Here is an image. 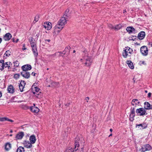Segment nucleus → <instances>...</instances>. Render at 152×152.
Returning <instances> with one entry per match:
<instances>
[{"mask_svg":"<svg viewBox=\"0 0 152 152\" xmlns=\"http://www.w3.org/2000/svg\"><path fill=\"white\" fill-rule=\"evenodd\" d=\"M135 116L134 114H131L130 115V120L131 121H132L134 120V118Z\"/></svg>","mask_w":152,"mask_h":152,"instance_id":"obj_31","label":"nucleus"},{"mask_svg":"<svg viewBox=\"0 0 152 152\" xmlns=\"http://www.w3.org/2000/svg\"><path fill=\"white\" fill-rule=\"evenodd\" d=\"M140 102L137 99H135L132 100L131 102V104L133 106L136 107L137 104L139 105L140 104Z\"/></svg>","mask_w":152,"mask_h":152,"instance_id":"obj_16","label":"nucleus"},{"mask_svg":"<svg viewBox=\"0 0 152 152\" xmlns=\"http://www.w3.org/2000/svg\"><path fill=\"white\" fill-rule=\"evenodd\" d=\"M7 121L12 122H13V121H14L13 120H12L11 119H9L7 118Z\"/></svg>","mask_w":152,"mask_h":152,"instance_id":"obj_45","label":"nucleus"},{"mask_svg":"<svg viewBox=\"0 0 152 152\" xmlns=\"http://www.w3.org/2000/svg\"><path fill=\"white\" fill-rule=\"evenodd\" d=\"M23 48H22V50H26V48H25V44H24L23 45Z\"/></svg>","mask_w":152,"mask_h":152,"instance_id":"obj_48","label":"nucleus"},{"mask_svg":"<svg viewBox=\"0 0 152 152\" xmlns=\"http://www.w3.org/2000/svg\"><path fill=\"white\" fill-rule=\"evenodd\" d=\"M110 132H112L113 131V129H112L111 128L110 129Z\"/></svg>","mask_w":152,"mask_h":152,"instance_id":"obj_56","label":"nucleus"},{"mask_svg":"<svg viewBox=\"0 0 152 152\" xmlns=\"http://www.w3.org/2000/svg\"><path fill=\"white\" fill-rule=\"evenodd\" d=\"M136 113L140 116H144L147 114L145 109L143 108H140L137 109Z\"/></svg>","mask_w":152,"mask_h":152,"instance_id":"obj_6","label":"nucleus"},{"mask_svg":"<svg viewBox=\"0 0 152 152\" xmlns=\"http://www.w3.org/2000/svg\"><path fill=\"white\" fill-rule=\"evenodd\" d=\"M75 50H74L73 51V53H75Z\"/></svg>","mask_w":152,"mask_h":152,"instance_id":"obj_62","label":"nucleus"},{"mask_svg":"<svg viewBox=\"0 0 152 152\" xmlns=\"http://www.w3.org/2000/svg\"><path fill=\"white\" fill-rule=\"evenodd\" d=\"M16 70V69L15 68H14L13 69L12 71L13 72H15Z\"/></svg>","mask_w":152,"mask_h":152,"instance_id":"obj_51","label":"nucleus"},{"mask_svg":"<svg viewBox=\"0 0 152 152\" xmlns=\"http://www.w3.org/2000/svg\"><path fill=\"white\" fill-rule=\"evenodd\" d=\"M32 143L29 141H25L24 142V146L27 148H31L32 147Z\"/></svg>","mask_w":152,"mask_h":152,"instance_id":"obj_19","label":"nucleus"},{"mask_svg":"<svg viewBox=\"0 0 152 152\" xmlns=\"http://www.w3.org/2000/svg\"><path fill=\"white\" fill-rule=\"evenodd\" d=\"M26 84V83L23 80H21L20 83L19 84V87L21 92H23V89Z\"/></svg>","mask_w":152,"mask_h":152,"instance_id":"obj_11","label":"nucleus"},{"mask_svg":"<svg viewBox=\"0 0 152 152\" xmlns=\"http://www.w3.org/2000/svg\"><path fill=\"white\" fill-rule=\"evenodd\" d=\"M112 135V134H110L109 136V137H110V136H111Z\"/></svg>","mask_w":152,"mask_h":152,"instance_id":"obj_57","label":"nucleus"},{"mask_svg":"<svg viewBox=\"0 0 152 152\" xmlns=\"http://www.w3.org/2000/svg\"><path fill=\"white\" fill-rule=\"evenodd\" d=\"M134 78H133V80H134V82H135V80H134Z\"/></svg>","mask_w":152,"mask_h":152,"instance_id":"obj_61","label":"nucleus"},{"mask_svg":"<svg viewBox=\"0 0 152 152\" xmlns=\"http://www.w3.org/2000/svg\"><path fill=\"white\" fill-rule=\"evenodd\" d=\"M2 96V93L0 91V98L1 96Z\"/></svg>","mask_w":152,"mask_h":152,"instance_id":"obj_55","label":"nucleus"},{"mask_svg":"<svg viewBox=\"0 0 152 152\" xmlns=\"http://www.w3.org/2000/svg\"><path fill=\"white\" fill-rule=\"evenodd\" d=\"M34 106L30 107V110L33 113H37L39 111V109L37 107H35L34 104Z\"/></svg>","mask_w":152,"mask_h":152,"instance_id":"obj_18","label":"nucleus"},{"mask_svg":"<svg viewBox=\"0 0 152 152\" xmlns=\"http://www.w3.org/2000/svg\"><path fill=\"white\" fill-rule=\"evenodd\" d=\"M122 27V26L121 25V24H119L115 26L114 28L113 27L112 28H114L115 29H117L118 30L121 29Z\"/></svg>","mask_w":152,"mask_h":152,"instance_id":"obj_29","label":"nucleus"},{"mask_svg":"<svg viewBox=\"0 0 152 152\" xmlns=\"http://www.w3.org/2000/svg\"><path fill=\"white\" fill-rule=\"evenodd\" d=\"M126 30L129 34L133 33L135 30L134 28L132 26L127 27L126 29Z\"/></svg>","mask_w":152,"mask_h":152,"instance_id":"obj_20","label":"nucleus"},{"mask_svg":"<svg viewBox=\"0 0 152 152\" xmlns=\"http://www.w3.org/2000/svg\"><path fill=\"white\" fill-rule=\"evenodd\" d=\"M126 63L128 64L129 67L132 69L134 68V66L133 63L130 60H128L126 61Z\"/></svg>","mask_w":152,"mask_h":152,"instance_id":"obj_25","label":"nucleus"},{"mask_svg":"<svg viewBox=\"0 0 152 152\" xmlns=\"http://www.w3.org/2000/svg\"><path fill=\"white\" fill-rule=\"evenodd\" d=\"M4 61L3 60L1 59L0 60V66L2 67L4 64Z\"/></svg>","mask_w":152,"mask_h":152,"instance_id":"obj_41","label":"nucleus"},{"mask_svg":"<svg viewBox=\"0 0 152 152\" xmlns=\"http://www.w3.org/2000/svg\"><path fill=\"white\" fill-rule=\"evenodd\" d=\"M11 53V52L9 50H7L6 51L4 55H5L6 56L8 57L10 55Z\"/></svg>","mask_w":152,"mask_h":152,"instance_id":"obj_35","label":"nucleus"},{"mask_svg":"<svg viewBox=\"0 0 152 152\" xmlns=\"http://www.w3.org/2000/svg\"><path fill=\"white\" fill-rule=\"evenodd\" d=\"M31 40L30 41V44L32 48V50L34 55L35 57V59H37V57L38 55V53L36 43L35 42V40L32 37H31Z\"/></svg>","mask_w":152,"mask_h":152,"instance_id":"obj_2","label":"nucleus"},{"mask_svg":"<svg viewBox=\"0 0 152 152\" xmlns=\"http://www.w3.org/2000/svg\"><path fill=\"white\" fill-rule=\"evenodd\" d=\"M46 26H49V25L50 26H51V23L50 22H47L45 24Z\"/></svg>","mask_w":152,"mask_h":152,"instance_id":"obj_43","label":"nucleus"},{"mask_svg":"<svg viewBox=\"0 0 152 152\" xmlns=\"http://www.w3.org/2000/svg\"><path fill=\"white\" fill-rule=\"evenodd\" d=\"M89 99V97H87L85 98V100H86V102H88V100Z\"/></svg>","mask_w":152,"mask_h":152,"instance_id":"obj_46","label":"nucleus"},{"mask_svg":"<svg viewBox=\"0 0 152 152\" xmlns=\"http://www.w3.org/2000/svg\"><path fill=\"white\" fill-rule=\"evenodd\" d=\"M150 45L151 47H152V43L150 44Z\"/></svg>","mask_w":152,"mask_h":152,"instance_id":"obj_64","label":"nucleus"},{"mask_svg":"<svg viewBox=\"0 0 152 152\" xmlns=\"http://www.w3.org/2000/svg\"><path fill=\"white\" fill-rule=\"evenodd\" d=\"M21 74L23 77L27 79L28 78L30 75L29 72L27 71H23L21 72Z\"/></svg>","mask_w":152,"mask_h":152,"instance_id":"obj_9","label":"nucleus"},{"mask_svg":"<svg viewBox=\"0 0 152 152\" xmlns=\"http://www.w3.org/2000/svg\"><path fill=\"white\" fill-rule=\"evenodd\" d=\"M48 25L49 26H46L45 23H44V25H43V26H44V28H45L47 29V30H49L51 28L52 26H50L49 25Z\"/></svg>","mask_w":152,"mask_h":152,"instance_id":"obj_33","label":"nucleus"},{"mask_svg":"<svg viewBox=\"0 0 152 152\" xmlns=\"http://www.w3.org/2000/svg\"><path fill=\"white\" fill-rule=\"evenodd\" d=\"M45 41H47L48 42H49L50 41V39H46V40H45Z\"/></svg>","mask_w":152,"mask_h":152,"instance_id":"obj_52","label":"nucleus"},{"mask_svg":"<svg viewBox=\"0 0 152 152\" xmlns=\"http://www.w3.org/2000/svg\"><path fill=\"white\" fill-rule=\"evenodd\" d=\"M31 66L29 64L24 65L22 66V69L24 71H27L31 69Z\"/></svg>","mask_w":152,"mask_h":152,"instance_id":"obj_8","label":"nucleus"},{"mask_svg":"<svg viewBox=\"0 0 152 152\" xmlns=\"http://www.w3.org/2000/svg\"><path fill=\"white\" fill-rule=\"evenodd\" d=\"M7 91L9 93L13 94L15 91L14 89L12 86L10 85L7 88Z\"/></svg>","mask_w":152,"mask_h":152,"instance_id":"obj_21","label":"nucleus"},{"mask_svg":"<svg viewBox=\"0 0 152 152\" xmlns=\"http://www.w3.org/2000/svg\"><path fill=\"white\" fill-rule=\"evenodd\" d=\"M30 142L33 144L35 143L36 141V137L34 135H31L29 138Z\"/></svg>","mask_w":152,"mask_h":152,"instance_id":"obj_22","label":"nucleus"},{"mask_svg":"<svg viewBox=\"0 0 152 152\" xmlns=\"http://www.w3.org/2000/svg\"><path fill=\"white\" fill-rule=\"evenodd\" d=\"M12 40L13 41V42H15V41H14V38H12Z\"/></svg>","mask_w":152,"mask_h":152,"instance_id":"obj_60","label":"nucleus"},{"mask_svg":"<svg viewBox=\"0 0 152 152\" xmlns=\"http://www.w3.org/2000/svg\"><path fill=\"white\" fill-rule=\"evenodd\" d=\"M92 61L91 58L90 57H88L86 59V62L85 64L87 66H89L91 64Z\"/></svg>","mask_w":152,"mask_h":152,"instance_id":"obj_13","label":"nucleus"},{"mask_svg":"<svg viewBox=\"0 0 152 152\" xmlns=\"http://www.w3.org/2000/svg\"><path fill=\"white\" fill-rule=\"evenodd\" d=\"M140 63H141V64H143V65H146V63H145V61H140Z\"/></svg>","mask_w":152,"mask_h":152,"instance_id":"obj_44","label":"nucleus"},{"mask_svg":"<svg viewBox=\"0 0 152 152\" xmlns=\"http://www.w3.org/2000/svg\"><path fill=\"white\" fill-rule=\"evenodd\" d=\"M12 37V35L9 33H6L3 37V39L5 41L9 40Z\"/></svg>","mask_w":152,"mask_h":152,"instance_id":"obj_14","label":"nucleus"},{"mask_svg":"<svg viewBox=\"0 0 152 152\" xmlns=\"http://www.w3.org/2000/svg\"><path fill=\"white\" fill-rule=\"evenodd\" d=\"M140 52L144 56H147L148 52L147 47L145 46H142L140 48Z\"/></svg>","mask_w":152,"mask_h":152,"instance_id":"obj_7","label":"nucleus"},{"mask_svg":"<svg viewBox=\"0 0 152 152\" xmlns=\"http://www.w3.org/2000/svg\"><path fill=\"white\" fill-rule=\"evenodd\" d=\"M135 108L134 107H132L130 109V114L135 115Z\"/></svg>","mask_w":152,"mask_h":152,"instance_id":"obj_32","label":"nucleus"},{"mask_svg":"<svg viewBox=\"0 0 152 152\" xmlns=\"http://www.w3.org/2000/svg\"><path fill=\"white\" fill-rule=\"evenodd\" d=\"M7 118H2L0 119V121H6Z\"/></svg>","mask_w":152,"mask_h":152,"instance_id":"obj_42","label":"nucleus"},{"mask_svg":"<svg viewBox=\"0 0 152 152\" xmlns=\"http://www.w3.org/2000/svg\"><path fill=\"white\" fill-rule=\"evenodd\" d=\"M125 48L124 50L122 55L124 58H126L128 55V53L132 54L133 53V50L132 49L128 47H126Z\"/></svg>","mask_w":152,"mask_h":152,"instance_id":"obj_4","label":"nucleus"},{"mask_svg":"<svg viewBox=\"0 0 152 152\" xmlns=\"http://www.w3.org/2000/svg\"><path fill=\"white\" fill-rule=\"evenodd\" d=\"M2 41V39L1 38H0V43Z\"/></svg>","mask_w":152,"mask_h":152,"instance_id":"obj_53","label":"nucleus"},{"mask_svg":"<svg viewBox=\"0 0 152 152\" xmlns=\"http://www.w3.org/2000/svg\"><path fill=\"white\" fill-rule=\"evenodd\" d=\"M152 149V147L148 144L144 145L142 146L141 148L139 149V151L141 152H145Z\"/></svg>","mask_w":152,"mask_h":152,"instance_id":"obj_5","label":"nucleus"},{"mask_svg":"<svg viewBox=\"0 0 152 152\" xmlns=\"http://www.w3.org/2000/svg\"><path fill=\"white\" fill-rule=\"evenodd\" d=\"M59 83L58 82H53L51 83V86L53 87H56L58 86Z\"/></svg>","mask_w":152,"mask_h":152,"instance_id":"obj_30","label":"nucleus"},{"mask_svg":"<svg viewBox=\"0 0 152 152\" xmlns=\"http://www.w3.org/2000/svg\"><path fill=\"white\" fill-rule=\"evenodd\" d=\"M70 49V47L69 46H67L66 47L63 51V52H64V54H66L67 55H68L69 53Z\"/></svg>","mask_w":152,"mask_h":152,"instance_id":"obj_24","label":"nucleus"},{"mask_svg":"<svg viewBox=\"0 0 152 152\" xmlns=\"http://www.w3.org/2000/svg\"><path fill=\"white\" fill-rule=\"evenodd\" d=\"M24 149L22 146H20L17 149L16 152H24Z\"/></svg>","mask_w":152,"mask_h":152,"instance_id":"obj_27","label":"nucleus"},{"mask_svg":"<svg viewBox=\"0 0 152 152\" xmlns=\"http://www.w3.org/2000/svg\"><path fill=\"white\" fill-rule=\"evenodd\" d=\"M145 36V32L141 31L138 34L137 37L139 39L142 40L144 38Z\"/></svg>","mask_w":152,"mask_h":152,"instance_id":"obj_15","label":"nucleus"},{"mask_svg":"<svg viewBox=\"0 0 152 152\" xmlns=\"http://www.w3.org/2000/svg\"><path fill=\"white\" fill-rule=\"evenodd\" d=\"M69 11V10L68 9L66 10L65 12L63 17H66V18H68L69 16V15L68 14Z\"/></svg>","mask_w":152,"mask_h":152,"instance_id":"obj_28","label":"nucleus"},{"mask_svg":"<svg viewBox=\"0 0 152 152\" xmlns=\"http://www.w3.org/2000/svg\"><path fill=\"white\" fill-rule=\"evenodd\" d=\"M20 76V75L19 74H16L14 75V77L16 79H18Z\"/></svg>","mask_w":152,"mask_h":152,"instance_id":"obj_38","label":"nucleus"},{"mask_svg":"<svg viewBox=\"0 0 152 152\" xmlns=\"http://www.w3.org/2000/svg\"><path fill=\"white\" fill-rule=\"evenodd\" d=\"M147 127V126L145 125L144 124H136V127L137 128L139 129H145Z\"/></svg>","mask_w":152,"mask_h":152,"instance_id":"obj_17","label":"nucleus"},{"mask_svg":"<svg viewBox=\"0 0 152 152\" xmlns=\"http://www.w3.org/2000/svg\"><path fill=\"white\" fill-rule=\"evenodd\" d=\"M39 18V16L38 15H36L35 16L34 21H35V22H37Z\"/></svg>","mask_w":152,"mask_h":152,"instance_id":"obj_39","label":"nucleus"},{"mask_svg":"<svg viewBox=\"0 0 152 152\" xmlns=\"http://www.w3.org/2000/svg\"><path fill=\"white\" fill-rule=\"evenodd\" d=\"M24 134L23 132H20L18 133L16 136L15 139L16 140L21 139L24 136Z\"/></svg>","mask_w":152,"mask_h":152,"instance_id":"obj_10","label":"nucleus"},{"mask_svg":"<svg viewBox=\"0 0 152 152\" xmlns=\"http://www.w3.org/2000/svg\"><path fill=\"white\" fill-rule=\"evenodd\" d=\"M14 66L16 67H18L19 64V63L18 61H15L14 62Z\"/></svg>","mask_w":152,"mask_h":152,"instance_id":"obj_34","label":"nucleus"},{"mask_svg":"<svg viewBox=\"0 0 152 152\" xmlns=\"http://www.w3.org/2000/svg\"><path fill=\"white\" fill-rule=\"evenodd\" d=\"M35 74H36L34 72H33L31 73L32 75H33L34 76H35Z\"/></svg>","mask_w":152,"mask_h":152,"instance_id":"obj_50","label":"nucleus"},{"mask_svg":"<svg viewBox=\"0 0 152 152\" xmlns=\"http://www.w3.org/2000/svg\"><path fill=\"white\" fill-rule=\"evenodd\" d=\"M56 53H58H58H59V56H63L65 54H64V52H63H63H56Z\"/></svg>","mask_w":152,"mask_h":152,"instance_id":"obj_40","label":"nucleus"},{"mask_svg":"<svg viewBox=\"0 0 152 152\" xmlns=\"http://www.w3.org/2000/svg\"><path fill=\"white\" fill-rule=\"evenodd\" d=\"M11 64V62H5L4 63L3 66L2 67H1L0 69L1 70H3L4 69V67L5 68L8 67L9 68L10 67V65Z\"/></svg>","mask_w":152,"mask_h":152,"instance_id":"obj_23","label":"nucleus"},{"mask_svg":"<svg viewBox=\"0 0 152 152\" xmlns=\"http://www.w3.org/2000/svg\"><path fill=\"white\" fill-rule=\"evenodd\" d=\"M151 96V93H149L148 94V97L150 98Z\"/></svg>","mask_w":152,"mask_h":152,"instance_id":"obj_47","label":"nucleus"},{"mask_svg":"<svg viewBox=\"0 0 152 152\" xmlns=\"http://www.w3.org/2000/svg\"><path fill=\"white\" fill-rule=\"evenodd\" d=\"M145 93H147L148 92V91L147 90H145Z\"/></svg>","mask_w":152,"mask_h":152,"instance_id":"obj_58","label":"nucleus"},{"mask_svg":"<svg viewBox=\"0 0 152 152\" xmlns=\"http://www.w3.org/2000/svg\"><path fill=\"white\" fill-rule=\"evenodd\" d=\"M126 12V10L124 11V13H125Z\"/></svg>","mask_w":152,"mask_h":152,"instance_id":"obj_63","label":"nucleus"},{"mask_svg":"<svg viewBox=\"0 0 152 152\" xmlns=\"http://www.w3.org/2000/svg\"><path fill=\"white\" fill-rule=\"evenodd\" d=\"M69 103H67V104H66V106H69Z\"/></svg>","mask_w":152,"mask_h":152,"instance_id":"obj_54","label":"nucleus"},{"mask_svg":"<svg viewBox=\"0 0 152 152\" xmlns=\"http://www.w3.org/2000/svg\"><path fill=\"white\" fill-rule=\"evenodd\" d=\"M11 148V145L9 142L6 143L5 145V149L6 151H8Z\"/></svg>","mask_w":152,"mask_h":152,"instance_id":"obj_26","label":"nucleus"},{"mask_svg":"<svg viewBox=\"0 0 152 152\" xmlns=\"http://www.w3.org/2000/svg\"><path fill=\"white\" fill-rule=\"evenodd\" d=\"M144 107L145 110L152 109V105H151L148 102H145L144 103Z\"/></svg>","mask_w":152,"mask_h":152,"instance_id":"obj_12","label":"nucleus"},{"mask_svg":"<svg viewBox=\"0 0 152 152\" xmlns=\"http://www.w3.org/2000/svg\"><path fill=\"white\" fill-rule=\"evenodd\" d=\"M137 37L135 36H132L129 38V40L134 41L136 39Z\"/></svg>","mask_w":152,"mask_h":152,"instance_id":"obj_36","label":"nucleus"},{"mask_svg":"<svg viewBox=\"0 0 152 152\" xmlns=\"http://www.w3.org/2000/svg\"><path fill=\"white\" fill-rule=\"evenodd\" d=\"M58 53H55L53 54L49 55L48 56L49 57L52 58L54 57Z\"/></svg>","mask_w":152,"mask_h":152,"instance_id":"obj_37","label":"nucleus"},{"mask_svg":"<svg viewBox=\"0 0 152 152\" xmlns=\"http://www.w3.org/2000/svg\"><path fill=\"white\" fill-rule=\"evenodd\" d=\"M13 132V131L12 130H10V133H12Z\"/></svg>","mask_w":152,"mask_h":152,"instance_id":"obj_59","label":"nucleus"},{"mask_svg":"<svg viewBox=\"0 0 152 152\" xmlns=\"http://www.w3.org/2000/svg\"><path fill=\"white\" fill-rule=\"evenodd\" d=\"M32 91L33 93L38 98H39L41 97V96H39L41 94L40 89L38 88L37 86H36L35 83L32 86Z\"/></svg>","mask_w":152,"mask_h":152,"instance_id":"obj_3","label":"nucleus"},{"mask_svg":"<svg viewBox=\"0 0 152 152\" xmlns=\"http://www.w3.org/2000/svg\"><path fill=\"white\" fill-rule=\"evenodd\" d=\"M109 27L110 28H113V29H114V28H112L113 27V28H114L115 27L114 26H113L112 25H110L109 26Z\"/></svg>","mask_w":152,"mask_h":152,"instance_id":"obj_49","label":"nucleus"},{"mask_svg":"<svg viewBox=\"0 0 152 152\" xmlns=\"http://www.w3.org/2000/svg\"><path fill=\"white\" fill-rule=\"evenodd\" d=\"M68 19L66 17H62L59 20L58 23L54 27V29L53 31V36H56L64 26V25L67 23Z\"/></svg>","mask_w":152,"mask_h":152,"instance_id":"obj_1","label":"nucleus"}]
</instances>
